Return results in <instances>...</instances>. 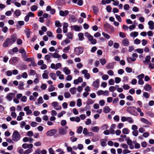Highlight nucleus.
<instances>
[{
  "label": "nucleus",
  "mask_w": 154,
  "mask_h": 154,
  "mask_svg": "<svg viewBox=\"0 0 154 154\" xmlns=\"http://www.w3.org/2000/svg\"><path fill=\"white\" fill-rule=\"evenodd\" d=\"M20 135L19 132L17 131H15L12 136V140L14 141L17 142L20 140Z\"/></svg>",
  "instance_id": "nucleus-1"
},
{
  "label": "nucleus",
  "mask_w": 154,
  "mask_h": 154,
  "mask_svg": "<svg viewBox=\"0 0 154 154\" xmlns=\"http://www.w3.org/2000/svg\"><path fill=\"white\" fill-rule=\"evenodd\" d=\"M68 129V127L67 126L64 128L61 127L58 129V133L60 135H65L67 133V130Z\"/></svg>",
  "instance_id": "nucleus-2"
},
{
  "label": "nucleus",
  "mask_w": 154,
  "mask_h": 154,
  "mask_svg": "<svg viewBox=\"0 0 154 154\" xmlns=\"http://www.w3.org/2000/svg\"><path fill=\"white\" fill-rule=\"evenodd\" d=\"M57 130L55 129H52L48 131L46 133L48 136H52L55 134L57 132Z\"/></svg>",
  "instance_id": "nucleus-3"
},
{
  "label": "nucleus",
  "mask_w": 154,
  "mask_h": 154,
  "mask_svg": "<svg viewBox=\"0 0 154 154\" xmlns=\"http://www.w3.org/2000/svg\"><path fill=\"white\" fill-rule=\"evenodd\" d=\"M13 43L10 38H8L5 40L3 43V46L4 47H6L9 45H12Z\"/></svg>",
  "instance_id": "nucleus-4"
},
{
  "label": "nucleus",
  "mask_w": 154,
  "mask_h": 154,
  "mask_svg": "<svg viewBox=\"0 0 154 154\" xmlns=\"http://www.w3.org/2000/svg\"><path fill=\"white\" fill-rule=\"evenodd\" d=\"M136 109V108L134 106H129L127 108V111L131 114L135 115L134 112Z\"/></svg>",
  "instance_id": "nucleus-5"
},
{
  "label": "nucleus",
  "mask_w": 154,
  "mask_h": 154,
  "mask_svg": "<svg viewBox=\"0 0 154 154\" xmlns=\"http://www.w3.org/2000/svg\"><path fill=\"white\" fill-rule=\"evenodd\" d=\"M58 103L57 102H54L51 103L52 106L53 107L54 109L56 110H60L61 109V106L58 105Z\"/></svg>",
  "instance_id": "nucleus-6"
},
{
  "label": "nucleus",
  "mask_w": 154,
  "mask_h": 154,
  "mask_svg": "<svg viewBox=\"0 0 154 154\" xmlns=\"http://www.w3.org/2000/svg\"><path fill=\"white\" fill-rule=\"evenodd\" d=\"M15 96V95L13 93H10L7 94L5 98L7 100L10 101L12 100Z\"/></svg>",
  "instance_id": "nucleus-7"
},
{
  "label": "nucleus",
  "mask_w": 154,
  "mask_h": 154,
  "mask_svg": "<svg viewBox=\"0 0 154 154\" xmlns=\"http://www.w3.org/2000/svg\"><path fill=\"white\" fill-rule=\"evenodd\" d=\"M83 51V49L82 47H77L75 48L74 52L77 55H79L82 54Z\"/></svg>",
  "instance_id": "nucleus-8"
},
{
  "label": "nucleus",
  "mask_w": 154,
  "mask_h": 154,
  "mask_svg": "<svg viewBox=\"0 0 154 154\" xmlns=\"http://www.w3.org/2000/svg\"><path fill=\"white\" fill-rule=\"evenodd\" d=\"M59 51L57 50H56L55 52L52 54L51 53H49L48 54L51 55L54 58H59L61 56L58 54Z\"/></svg>",
  "instance_id": "nucleus-9"
},
{
  "label": "nucleus",
  "mask_w": 154,
  "mask_h": 154,
  "mask_svg": "<svg viewBox=\"0 0 154 154\" xmlns=\"http://www.w3.org/2000/svg\"><path fill=\"white\" fill-rule=\"evenodd\" d=\"M82 73L84 75V77L87 79H88L90 77V75L88 72V71L86 69H84L82 70Z\"/></svg>",
  "instance_id": "nucleus-10"
},
{
  "label": "nucleus",
  "mask_w": 154,
  "mask_h": 154,
  "mask_svg": "<svg viewBox=\"0 0 154 154\" xmlns=\"http://www.w3.org/2000/svg\"><path fill=\"white\" fill-rule=\"evenodd\" d=\"M24 110L26 112L27 115H29L32 113V110L29 109V106H27L24 108Z\"/></svg>",
  "instance_id": "nucleus-11"
},
{
  "label": "nucleus",
  "mask_w": 154,
  "mask_h": 154,
  "mask_svg": "<svg viewBox=\"0 0 154 154\" xmlns=\"http://www.w3.org/2000/svg\"><path fill=\"white\" fill-rule=\"evenodd\" d=\"M69 12L67 10H65L63 11V10H60L59 12V14L61 16H66L68 14Z\"/></svg>",
  "instance_id": "nucleus-12"
},
{
  "label": "nucleus",
  "mask_w": 154,
  "mask_h": 154,
  "mask_svg": "<svg viewBox=\"0 0 154 154\" xmlns=\"http://www.w3.org/2000/svg\"><path fill=\"white\" fill-rule=\"evenodd\" d=\"M149 26V29L151 30H152L154 29V23L151 20L149 21L148 23Z\"/></svg>",
  "instance_id": "nucleus-13"
},
{
  "label": "nucleus",
  "mask_w": 154,
  "mask_h": 154,
  "mask_svg": "<svg viewBox=\"0 0 154 154\" xmlns=\"http://www.w3.org/2000/svg\"><path fill=\"white\" fill-rule=\"evenodd\" d=\"M33 140L34 139L32 138L27 137H24L23 139V141L25 142H29L30 143H32Z\"/></svg>",
  "instance_id": "nucleus-14"
},
{
  "label": "nucleus",
  "mask_w": 154,
  "mask_h": 154,
  "mask_svg": "<svg viewBox=\"0 0 154 154\" xmlns=\"http://www.w3.org/2000/svg\"><path fill=\"white\" fill-rule=\"evenodd\" d=\"M140 120L141 122L144 124L149 125H152L151 123L149 121L145 118H141L140 119Z\"/></svg>",
  "instance_id": "nucleus-15"
},
{
  "label": "nucleus",
  "mask_w": 154,
  "mask_h": 154,
  "mask_svg": "<svg viewBox=\"0 0 154 154\" xmlns=\"http://www.w3.org/2000/svg\"><path fill=\"white\" fill-rule=\"evenodd\" d=\"M19 52L21 54L22 57L26 56V53L24 49L23 48H21L19 49Z\"/></svg>",
  "instance_id": "nucleus-16"
},
{
  "label": "nucleus",
  "mask_w": 154,
  "mask_h": 154,
  "mask_svg": "<svg viewBox=\"0 0 154 154\" xmlns=\"http://www.w3.org/2000/svg\"><path fill=\"white\" fill-rule=\"evenodd\" d=\"M70 120L72 122H78L80 121V119L79 117H72L70 118Z\"/></svg>",
  "instance_id": "nucleus-17"
},
{
  "label": "nucleus",
  "mask_w": 154,
  "mask_h": 154,
  "mask_svg": "<svg viewBox=\"0 0 154 154\" xmlns=\"http://www.w3.org/2000/svg\"><path fill=\"white\" fill-rule=\"evenodd\" d=\"M17 38V35L16 34H14L11 36L10 39L11 40L12 42L14 43L16 42Z\"/></svg>",
  "instance_id": "nucleus-18"
},
{
  "label": "nucleus",
  "mask_w": 154,
  "mask_h": 154,
  "mask_svg": "<svg viewBox=\"0 0 154 154\" xmlns=\"http://www.w3.org/2000/svg\"><path fill=\"white\" fill-rule=\"evenodd\" d=\"M63 71L66 75H69L71 73L70 70L66 67H65L63 68Z\"/></svg>",
  "instance_id": "nucleus-19"
},
{
  "label": "nucleus",
  "mask_w": 154,
  "mask_h": 154,
  "mask_svg": "<svg viewBox=\"0 0 154 154\" xmlns=\"http://www.w3.org/2000/svg\"><path fill=\"white\" fill-rule=\"evenodd\" d=\"M93 86L96 88H98L99 86V80L98 79L94 81L93 83Z\"/></svg>",
  "instance_id": "nucleus-20"
},
{
  "label": "nucleus",
  "mask_w": 154,
  "mask_h": 154,
  "mask_svg": "<svg viewBox=\"0 0 154 154\" xmlns=\"http://www.w3.org/2000/svg\"><path fill=\"white\" fill-rule=\"evenodd\" d=\"M49 72L47 70H45L44 71V73L42 75V77L43 79H47L48 78V74Z\"/></svg>",
  "instance_id": "nucleus-21"
},
{
  "label": "nucleus",
  "mask_w": 154,
  "mask_h": 154,
  "mask_svg": "<svg viewBox=\"0 0 154 154\" xmlns=\"http://www.w3.org/2000/svg\"><path fill=\"white\" fill-rule=\"evenodd\" d=\"M83 81L81 77H79L77 79L74 81L73 83L76 85L78 84L79 83L82 82Z\"/></svg>",
  "instance_id": "nucleus-22"
},
{
  "label": "nucleus",
  "mask_w": 154,
  "mask_h": 154,
  "mask_svg": "<svg viewBox=\"0 0 154 154\" xmlns=\"http://www.w3.org/2000/svg\"><path fill=\"white\" fill-rule=\"evenodd\" d=\"M91 131L95 133H98L100 130V128L98 126H95L92 127L91 128Z\"/></svg>",
  "instance_id": "nucleus-23"
},
{
  "label": "nucleus",
  "mask_w": 154,
  "mask_h": 154,
  "mask_svg": "<svg viewBox=\"0 0 154 154\" xmlns=\"http://www.w3.org/2000/svg\"><path fill=\"white\" fill-rule=\"evenodd\" d=\"M114 63H110L107 64L106 65V67L108 69H113L114 68Z\"/></svg>",
  "instance_id": "nucleus-24"
},
{
  "label": "nucleus",
  "mask_w": 154,
  "mask_h": 154,
  "mask_svg": "<svg viewBox=\"0 0 154 154\" xmlns=\"http://www.w3.org/2000/svg\"><path fill=\"white\" fill-rule=\"evenodd\" d=\"M70 41L68 38L63 40L61 43V45L62 46H65L67 44L70 43Z\"/></svg>",
  "instance_id": "nucleus-25"
},
{
  "label": "nucleus",
  "mask_w": 154,
  "mask_h": 154,
  "mask_svg": "<svg viewBox=\"0 0 154 154\" xmlns=\"http://www.w3.org/2000/svg\"><path fill=\"white\" fill-rule=\"evenodd\" d=\"M72 27H73L74 30L76 31H80L82 28L81 26H79L76 25L72 26Z\"/></svg>",
  "instance_id": "nucleus-26"
},
{
  "label": "nucleus",
  "mask_w": 154,
  "mask_h": 154,
  "mask_svg": "<svg viewBox=\"0 0 154 154\" xmlns=\"http://www.w3.org/2000/svg\"><path fill=\"white\" fill-rule=\"evenodd\" d=\"M144 89L146 91H150L152 89V86L150 85L147 84L144 86Z\"/></svg>",
  "instance_id": "nucleus-27"
},
{
  "label": "nucleus",
  "mask_w": 154,
  "mask_h": 154,
  "mask_svg": "<svg viewBox=\"0 0 154 154\" xmlns=\"http://www.w3.org/2000/svg\"><path fill=\"white\" fill-rule=\"evenodd\" d=\"M122 43L124 46H127L128 45L129 42L128 39L125 38L122 40Z\"/></svg>",
  "instance_id": "nucleus-28"
},
{
  "label": "nucleus",
  "mask_w": 154,
  "mask_h": 154,
  "mask_svg": "<svg viewBox=\"0 0 154 154\" xmlns=\"http://www.w3.org/2000/svg\"><path fill=\"white\" fill-rule=\"evenodd\" d=\"M138 35V33L137 32L134 31L131 32L130 34V36L131 37L134 38L137 36Z\"/></svg>",
  "instance_id": "nucleus-29"
},
{
  "label": "nucleus",
  "mask_w": 154,
  "mask_h": 154,
  "mask_svg": "<svg viewBox=\"0 0 154 154\" xmlns=\"http://www.w3.org/2000/svg\"><path fill=\"white\" fill-rule=\"evenodd\" d=\"M17 58L16 57H13L11 59L9 62L11 64H13L17 62Z\"/></svg>",
  "instance_id": "nucleus-30"
},
{
  "label": "nucleus",
  "mask_w": 154,
  "mask_h": 154,
  "mask_svg": "<svg viewBox=\"0 0 154 154\" xmlns=\"http://www.w3.org/2000/svg\"><path fill=\"white\" fill-rule=\"evenodd\" d=\"M151 57L150 56L148 55L146 56L145 58V60L143 61V62L144 63H148L150 61Z\"/></svg>",
  "instance_id": "nucleus-31"
},
{
  "label": "nucleus",
  "mask_w": 154,
  "mask_h": 154,
  "mask_svg": "<svg viewBox=\"0 0 154 154\" xmlns=\"http://www.w3.org/2000/svg\"><path fill=\"white\" fill-rule=\"evenodd\" d=\"M77 91V89L75 87H73L70 88L69 90V91L72 94H76Z\"/></svg>",
  "instance_id": "nucleus-32"
},
{
  "label": "nucleus",
  "mask_w": 154,
  "mask_h": 154,
  "mask_svg": "<svg viewBox=\"0 0 154 154\" xmlns=\"http://www.w3.org/2000/svg\"><path fill=\"white\" fill-rule=\"evenodd\" d=\"M103 111L104 112L108 113L110 111V109L108 106H106L104 107Z\"/></svg>",
  "instance_id": "nucleus-33"
},
{
  "label": "nucleus",
  "mask_w": 154,
  "mask_h": 154,
  "mask_svg": "<svg viewBox=\"0 0 154 154\" xmlns=\"http://www.w3.org/2000/svg\"><path fill=\"white\" fill-rule=\"evenodd\" d=\"M24 83L23 82H20L18 86V88L20 90H23L24 89Z\"/></svg>",
  "instance_id": "nucleus-34"
},
{
  "label": "nucleus",
  "mask_w": 154,
  "mask_h": 154,
  "mask_svg": "<svg viewBox=\"0 0 154 154\" xmlns=\"http://www.w3.org/2000/svg\"><path fill=\"white\" fill-rule=\"evenodd\" d=\"M99 61L102 65H105L106 63V60L105 58H100L99 59Z\"/></svg>",
  "instance_id": "nucleus-35"
},
{
  "label": "nucleus",
  "mask_w": 154,
  "mask_h": 154,
  "mask_svg": "<svg viewBox=\"0 0 154 154\" xmlns=\"http://www.w3.org/2000/svg\"><path fill=\"white\" fill-rule=\"evenodd\" d=\"M76 105L79 107H80L82 106V100L80 99H78L77 100Z\"/></svg>",
  "instance_id": "nucleus-36"
},
{
  "label": "nucleus",
  "mask_w": 154,
  "mask_h": 154,
  "mask_svg": "<svg viewBox=\"0 0 154 154\" xmlns=\"http://www.w3.org/2000/svg\"><path fill=\"white\" fill-rule=\"evenodd\" d=\"M24 32L27 38H29L30 37V31L28 29H26L25 30Z\"/></svg>",
  "instance_id": "nucleus-37"
},
{
  "label": "nucleus",
  "mask_w": 154,
  "mask_h": 154,
  "mask_svg": "<svg viewBox=\"0 0 154 154\" xmlns=\"http://www.w3.org/2000/svg\"><path fill=\"white\" fill-rule=\"evenodd\" d=\"M93 9L94 14H97L99 11V9L98 7L95 6H93Z\"/></svg>",
  "instance_id": "nucleus-38"
},
{
  "label": "nucleus",
  "mask_w": 154,
  "mask_h": 154,
  "mask_svg": "<svg viewBox=\"0 0 154 154\" xmlns=\"http://www.w3.org/2000/svg\"><path fill=\"white\" fill-rule=\"evenodd\" d=\"M69 20L71 22H75L77 21V19L73 15L72 16L69 18Z\"/></svg>",
  "instance_id": "nucleus-39"
},
{
  "label": "nucleus",
  "mask_w": 154,
  "mask_h": 154,
  "mask_svg": "<svg viewBox=\"0 0 154 154\" xmlns=\"http://www.w3.org/2000/svg\"><path fill=\"white\" fill-rule=\"evenodd\" d=\"M49 76L53 80H56V75L54 73L52 72L50 73Z\"/></svg>",
  "instance_id": "nucleus-40"
},
{
  "label": "nucleus",
  "mask_w": 154,
  "mask_h": 154,
  "mask_svg": "<svg viewBox=\"0 0 154 154\" xmlns=\"http://www.w3.org/2000/svg\"><path fill=\"white\" fill-rule=\"evenodd\" d=\"M38 103H37L36 102H35V103L37 105H38L40 103H43L44 100L43 99V98L42 97H40L38 99Z\"/></svg>",
  "instance_id": "nucleus-41"
},
{
  "label": "nucleus",
  "mask_w": 154,
  "mask_h": 154,
  "mask_svg": "<svg viewBox=\"0 0 154 154\" xmlns=\"http://www.w3.org/2000/svg\"><path fill=\"white\" fill-rule=\"evenodd\" d=\"M64 97L66 98H70L71 96L70 94L68 92H64Z\"/></svg>",
  "instance_id": "nucleus-42"
},
{
  "label": "nucleus",
  "mask_w": 154,
  "mask_h": 154,
  "mask_svg": "<svg viewBox=\"0 0 154 154\" xmlns=\"http://www.w3.org/2000/svg\"><path fill=\"white\" fill-rule=\"evenodd\" d=\"M111 2V0H102L101 3L102 5H105L106 4H109Z\"/></svg>",
  "instance_id": "nucleus-43"
},
{
  "label": "nucleus",
  "mask_w": 154,
  "mask_h": 154,
  "mask_svg": "<svg viewBox=\"0 0 154 154\" xmlns=\"http://www.w3.org/2000/svg\"><path fill=\"white\" fill-rule=\"evenodd\" d=\"M122 132L124 134H128L129 132V130L128 128H125L122 130Z\"/></svg>",
  "instance_id": "nucleus-44"
},
{
  "label": "nucleus",
  "mask_w": 154,
  "mask_h": 154,
  "mask_svg": "<svg viewBox=\"0 0 154 154\" xmlns=\"http://www.w3.org/2000/svg\"><path fill=\"white\" fill-rule=\"evenodd\" d=\"M14 14L17 17H19L21 14L20 11L19 10H16L14 12Z\"/></svg>",
  "instance_id": "nucleus-45"
},
{
  "label": "nucleus",
  "mask_w": 154,
  "mask_h": 154,
  "mask_svg": "<svg viewBox=\"0 0 154 154\" xmlns=\"http://www.w3.org/2000/svg\"><path fill=\"white\" fill-rule=\"evenodd\" d=\"M136 60V59L135 58H131L130 57H128L127 58V60L128 61V62L130 63L131 61V62H134Z\"/></svg>",
  "instance_id": "nucleus-46"
},
{
  "label": "nucleus",
  "mask_w": 154,
  "mask_h": 154,
  "mask_svg": "<svg viewBox=\"0 0 154 154\" xmlns=\"http://www.w3.org/2000/svg\"><path fill=\"white\" fill-rule=\"evenodd\" d=\"M38 7L36 5H33L30 7V10L32 11H34L37 9Z\"/></svg>",
  "instance_id": "nucleus-47"
},
{
  "label": "nucleus",
  "mask_w": 154,
  "mask_h": 154,
  "mask_svg": "<svg viewBox=\"0 0 154 154\" xmlns=\"http://www.w3.org/2000/svg\"><path fill=\"white\" fill-rule=\"evenodd\" d=\"M78 36L79 37V40L80 41H82L84 38V35L83 33H80L78 34Z\"/></svg>",
  "instance_id": "nucleus-48"
},
{
  "label": "nucleus",
  "mask_w": 154,
  "mask_h": 154,
  "mask_svg": "<svg viewBox=\"0 0 154 154\" xmlns=\"http://www.w3.org/2000/svg\"><path fill=\"white\" fill-rule=\"evenodd\" d=\"M33 151L32 149H28L24 152V154H29L32 152Z\"/></svg>",
  "instance_id": "nucleus-49"
},
{
  "label": "nucleus",
  "mask_w": 154,
  "mask_h": 154,
  "mask_svg": "<svg viewBox=\"0 0 154 154\" xmlns=\"http://www.w3.org/2000/svg\"><path fill=\"white\" fill-rule=\"evenodd\" d=\"M66 36L68 37L69 39H72V32H69L66 34Z\"/></svg>",
  "instance_id": "nucleus-50"
},
{
  "label": "nucleus",
  "mask_w": 154,
  "mask_h": 154,
  "mask_svg": "<svg viewBox=\"0 0 154 154\" xmlns=\"http://www.w3.org/2000/svg\"><path fill=\"white\" fill-rule=\"evenodd\" d=\"M55 89V88L52 85H51L48 88V90L49 92H51L54 91Z\"/></svg>",
  "instance_id": "nucleus-51"
},
{
  "label": "nucleus",
  "mask_w": 154,
  "mask_h": 154,
  "mask_svg": "<svg viewBox=\"0 0 154 154\" xmlns=\"http://www.w3.org/2000/svg\"><path fill=\"white\" fill-rule=\"evenodd\" d=\"M20 127L21 128H23L25 126L26 123L24 121H22L20 123Z\"/></svg>",
  "instance_id": "nucleus-52"
},
{
  "label": "nucleus",
  "mask_w": 154,
  "mask_h": 154,
  "mask_svg": "<svg viewBox=\"0 0 154 154\" xmlns=\"http://www.w3.org/2000/svg\"><path fill=\"white\" fill-rule=\"evenodd\" d=\"M70 49V46L68 45L67 47H65L63 50V51L64 53H67Z\"/></svg>",
  "instance_id": "nucleus-53"
},
{
  "label": "nucleus",
  "mask_w": 154,
  "mask_h": 154,
  "mask_svg": "<svg viewBox=\"0 0 154 154\" xmlns=\"http://www.w3.org/2000/svg\"><path fill=\"white\" fill-rule=\"evenodd\" d=\"M127 121L131 124H132L134 122L133 119L131 117H127Z\"/></svg>",
  "instance_id": "nucleus-54"
},
{
  "label": "nucleus",
  "mask_w": 154,
  "mask_h": 154,
  "mask_svg": "<svg viewBox=\"0 0 154 154\" xmlns=\"http://www.w3.org/2000/svg\"><path fill=\"white\" fill-rule=\"evenodd\" d=\"M66 113V112L64 111H62L61 112H60L58 113L57 115V116L59 117H61L62 116L63 114H65Z\"/></svg>",
  "instance_id": "nucleus-55"
},
{
  "label": "nucleus",
  "mask_w": 154,
  "mask_h": 154,
  "mask_svg": "<svg viewBox=\"0 0 154 154\" xmlns=\"http://www.w3.org/2000/svg\"><path fill=\"white\" fill-rule=\"evenodd\" d=\"M27 57V56L26 55V56H24V57H23L25 61H30L32 59V58H28Z\"/></svg>",
  "instance_id": "nucleus-56"
},
{
  "label": "nucleus",
  "mask_w": 154,
  "mask_h": 154,
  "mask_svg": "<svg viewBox=\"0 0 154 154\" xmlns=\"http://www.w3.org/2000/svg\"><path fill=\"white\" fill-rule=\"evenodd\" d=\"M55 25L57 27H61L62 26L61 24L59 21H55Z\"/></svg>",
  "instance_id": "nucleus-57"
},
{
  "label": "nucleus",
  "mask_w": 154,
  "mask_h": 154,
  "mask_svg": "<svg viewBox=\"0 0 154 154\" xmlns=\"http://www.w3.org/2000/svg\"><path fill=\"white\" fill-rule=\"evenodd\" d=\"M83 128L82 126L79 127L77 130V133H78L79 134H80L82 131Z\"/></svg>",
  "instance_id": "nucleus-58"
},
{
  "label": "nucleus",
  "mask_w": 154,
  "mask_h": 154,
  "mask_svg": "<svg viewBox=\"0 0 154 154\" xmlns=\"http://www.w3.org/2000/svg\"><path fill=\"white\" fill-rule=\"evenodd\" d=\"M67 124V122L66 120H63L61 121L60 122V124L62 126H65Z\"/></svg>",
  "instance_id": "nucleus-59"
},
{
  "label": "nucleus",
  "mask_w": 154,
  "mask_h": 154,
  "mask_svg": "<svg viewBox=\"0 0 154 154\" xmlns=\"http://www.w3.org/2000/svg\"><path fill=\"white\" fill-rule=\"evenodd\" d=\"M115 17L120 22H121L122 21V20L121 17L120 16L117 14H116L115 15Z\"/></svg>",
  "instance_id": "nucleus-60"
},
{
  "label": "nucleus",
  "mask_w": 154,
  "mask_h": 154,
  "mask_svg": "<svg viewBox=\"0 0 154 154\" xmlns=\"http://www.w3.org/2000/svg\"><path fill=\"white\" fill-rule=\"evenodd\" d=\"M38 125V123H37L36 122H32L30 123L31 126L33 127H35L37 126Z\"/></svg>",
  "instance_id": "nucleus-61"
},
{
  "label": "nucleus",
  "mask_w": 154,
  "mask_h": 154,
  "mask_svg": "<svg viewBox=\"0 0 154 154\" xmlns=\"http://www.w3.org/2000/svg\"><path fill=\"white\" fill-rule=\"evenodd\" d=\"M102 34V35L106 39H108L110 38V36L106 33L103 32Z\"/></svg>",
  "instance_id": "nucleus-62"
},
{
  "label": "nucleus",
  "mask_w": 154,
  "mask_h": 154,
  "mask_svg": "<svg viewBox=\"0 0 154 154\" xmlns=\"http://www.w3.org/2000/svg\"><path fill=\"white\" fill-rule=\"evenodd\" d=\"M115 82L117 84L119 83L121 80V79L120 78L118 77H115Z\"/></svg>",
  "instance_id": "nucleus-63"
},
{
  "label": "nucleus",
  "mask_w": 154,
  "mask_h": 154,
  "mask_svg": "<svg viewBox=\"0 0 154 154\" xmlns=\"http://www.w3.org/2000/svg\"><path fill=\"white\" fill-rule=\"evenodd\" d=\"M101 145L102 146H105L106 145V143L103 140H100Z\"/></svg>",
  "instance_id": "nucleus-64"
}]
</instances>
